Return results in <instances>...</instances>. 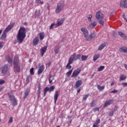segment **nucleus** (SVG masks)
Listing matches in <instances>:
<instances>
[{
	"label": "nucleus",
	"mask_w": 127,
	"mask_h": 127,
	"mask_svg": "<svg viewBox=\"0 0 127 127\" xmlns=\"http://www.w3.org/2000/svg\"><path fill=\"white\" fill-rule=\"evenodd\" d=\"M54 89H55V86L52 85L50 88L48 87H47L44 89V97L46 96V93L47 92H49L50 93H51V92H53L54 91Z\"/></svg>",
	"instance_id": "obj_5"
},
{
	"label": "nucleus",
	"mask_w": 127,
	"mask_h": 127,
	"mask_svg": "<svg viewBox=\"0 0 127 127\" xmlns=\"http://www.w3.org/2000/svg\"><path fill=\"white\" fill-rule=\"evenodd\" d=\"M59 96H60V91L56 90L54 97L55 104H56V102H57V100H58V97H59Z\"/></svg>",
	"instance_id": "obj_10"
},
{
	"label": "nucleus",
	"mask_w": 127,
	"mask_h": 127,
	"mask_svg": "<svg viewBox=\"0 0 127 127\" xmlns=\"http://www.w3.org/2000/svg\"><path fill=\"white\" fill-rule=\"evenodd\" d=\"M46 50H47V46H45L41 49L40 53L42 57H43V56L44 55V53L46 52Z\"/></svg>",
	"instance_id": "obj_16"
},
{
	"label": "nucleus",
	"mask_w": 127,
	"mask_h": 127,
	"mask_svg": "<svg viewBox=\"0 0 127 127\" xmlns=\"http://www.w3.org/2000/svg\"><path fill=\"white\" fill-rule=\"evenodd\" d=\"M118 92H119V91L117 90L116 89H114L111 91V93H118Z\"/></svg>",
	"instance_id": "obj_57"
},
{
	"label": "nucleus",
	"mask_w": 127,
	"mask_h": 127,
	"mask_svg": "<svg viewBox=\"0 0 127 127\" xmlns=\"http://www.w3.org/2000/svg\"><path fill=\"white\" fill-rule=\"evenodd\" d=\"M12 103L13 106H16V105H17V103H16V99L12 101Z\"/></svg>",
	"instance_id": "obj_44"
},
{
	"label": "nucleus",
	"mask_w": 127,
	"mask_h": 127,
	"mask_svg": "<svg viewBox=\"0 0 127 127\" xmlns=\"http://www.w3.org/2000/svg\"><path fill=\"white\" fill-rule=\"evenodd\" d=\"M55 25H56V24H55V23H52L51 26H50V29H52V28H53L54 26H55Z\"/></svg>",
	"instance_id": "obj_46"
},
{
	"label": "nucleus",
	"mask_w": 127,
	"mask_h": 127,
	"mask_svg": "<svg viewBox=\"0 0 127 127\" xmlns=\"http://www.w3.org/2000/svg\"><path fill=\"white\" fill-rule=\"evenodd\" d=\"M41 85L40 84V83H38V90H41Z\"/></svg>",
	"instance_id": "obj_54"
},
{
	"label": "nucleus",
	"mask_w": 127,
	"mask_h": 127,
	"mask_svg": "<svg viewBox=\"0 0 127 127\" xmlns=\"http://www.w3.org/2000/svg\"><path fill=\"white\" fill-rule=\"evenodd\" d=\"M87 58H88V56H81V60L82 61H85V60H87Z\"/></svg>",
	"instance_id": "obj_38"
},
{
	"label": "nucleus",
	"mask_w": 127,
	"mask_h": 127,
	"mask_svg": "<svg viewBox=\"0 0 127 127\" xmlns=\"http://www.w3.org/2000/svg\"><path fill=\"white\" fill-rule=\"evenodd\" d=\"M80 31L82 32L83 34L84 35V37L87 38L89 35V31H88V29L84 27H82L80 29Z\"/></svg>",
	"instance_id": "obj_8"
},
{
	"label": "nucleus",
	"mask_w": 127,
	"mask_h": 127,
	"mask_svg": "<svg viewBox=\"0 0 127 127\" xmlns=\"http://www.w3.org/2000/svg\"><path fill=\"white\" fill-rule=\"evenodd\" d=\"M106 45H107V43H103L100 46H99V47L98 48L99 51H100V50L104 49V48H105V47H106Z\"/></svg>",
	"instance_id": "obj_25"
},
{
	"label": "nucleus",
	"mask_w": 127,
	"mask_h": 127,
	"mask_svg": "<svg viewBox=\"0 0 127 127\" xmlns=\"http://www.w3.org/2000/svg\"><path fill=\"white\" fill-rule=\"evenodd\" d=\"M82 81L81 80H78L76 81L74 88V89H78L77 90V93H79L81 91V87L80 86L82 85Z\"/></svg>",
	"instance_id": "obj_3"
},
{
	"label": "nucleus",
	"mask_w": 127,
	"mask_h": 127,
	"mask_svg": "<svg viewBox=\"0 0 127 127\" xmlns=\"http://www.w3.org/2000/svg\"><path fill=\"white\" fill-rule=\"evenodd\" d=\"M33 70H34L33 67H32L30 70V73L31 75H34V71H33Z\"/></svg>",
	"instance_id": "obj_43"
},
{
	"label": "nucleus",
	"mask_w": 127,
	"mask_h": 127,
	"mask_svg": "<svg viewBox=\"0 0 127 127\" xmlns=\"http://www.w3.org/2000/svg\"><path fill=\"white\" fill-rule=\"evenodd\" d=\"M118 34H119V35H120L121 36V37L123 38V39H124L125 40H127V35H126V34H125V33H124L122 32H118Z\"/></svg>",
	"instance_id": "obj_20"
},
{
	"label": "nucleus",
	"mask_w": 127,
	"mask_h": 127,
	"mask_svg": "<svg viewBox=\"0 0 127 127\" xmlns=\"http://www.w3.org/2000/svg\"><path fill=\"white\" fill-rule=\"evenodd\" d=\"M8 97L10 99V101H11V102L15 100V97H14V96L12 95L9 93L8 94Z\"/></svg>",
	"instance_id": "obj_30"
},
{
	"label": "nucleus",
	"mask_w": 127,
	"mask_h": 127,
	"mask_svg": "<svg viewBox=\"0 0 127 127\" xmlns=\"http://www.w3.org/2000/svg\"><path fill=\"white\" fill-rule=\"evenodd\" d=\"M120 5L121 7L127 8V0H121L120 1Z\"/></svg>",
	"instance_id": "obj_12"
},
{
	"label": "nucleus",
	"mask_w": 127,
	"mask_h": 127,
	"mask_svg": "<svg viewBox=\"0 0 127 127\" xmlns=\"http://www.w3.org/2000/svg\"><path fill=\"white\" fill-rule=\"evenodd\" d=\"M72 60V62L76 61V60H78V59H81V55L78 54L76 55V53H74L72 55H71L70 57Z\"/></svg>",
	"instance_id": "obj_7"
},
{
	"label": "nucleus",
	"mask_w": 127,
	"mask_h": 127,
	"mask_svg": "<svg viewBox=\"0 0 127 127\" xmlns=\"http://www.w3.org/2000/svg\"><path fill=\"white\" fill-rule=\"evenodd\" d=\"M3 47V43L2 42H0V49H1Z\"/></svg>",
	"instance_id": "obj_52"
},
{
	"label": "nucleus",
	"mask_w": 127,
	"mask_h": 127,
	"mask_svg": "<svg viewBox=\"0 0 127 127\" xmlns=\"http://www.w3.org/2000/svg\"><path fill=\"white\" fill-rule=\"evenodd\" d=\"M5 83V81L3 79H0V85H2V84H4Z\"/></svg>",
	"instance_id": "obj_49"
},
{
	"label": "nucleus",
	"mask_w": 127,
	"mask_h": 127,
	"mask_svg": "<svg viewBox=\"0 0 127 127\" xmlns=\"http://www.w3.org/2000/svg\"><path fill=\"white\" fill-rule=\"evenodd\" d=\"M44 68H45L44 65L41 66L38 71V74H41V73L43 72L44 70Z\"/></svg>",
	"instance_id": "obj_28"
},
{
	"label": "nucleus",
	"mask_w": 127,
	"mask_h": 127,
	"mask_svg": "<svg viewBox=\"0 0 127 127\" xmlns=\"http://www.w3.org/2000/svg\"><path fill=\"white\" fill-rule=\"evenodd\" d=\"M126 79H127V76L125 75V74H122L119 79V81H123V80H126Z\"/></svg>",
	"instance_id": "obj_32"
},
{
	"label": "nucleus",
	"mask_w": 127,
	"mask_h": 127,
	"mask_svg": "<svg viewBox=\"0 0 127 127\" xmlns=\"http://www.w3.org/2000/svg\"><path fill=\"white\" fill-rule=\"evenodd\" d=\"M111 85V86H114V85H115V82H112Z\"/></svg>",
	"instance_id": "obj_64"
},
{
	"label": "nucleus",
	"mask_w": 127,
	"mask_h": 127,
	"mask_svg": "<svg viewBox=\"0 0 127 127\" xmlns=\"http://www.w3.org/2000/svg\"><path fill=\"white\" fill-rule=\"evenodd\" d=\"M36 3H39L40 2V0H36Z\"/></svg>",
	"instance_id": "obj_61"
},
{
	"label": "nucleus",
	"mask_w": 127,
	"mask_h": 127,
	"mask_svg": "<svg viewBox=\"0 0 127 127\" xmlns=\"http://www.w3.org/2000/svg\"><path fill=\"white\" fill-rule=\"evenodd\" d=\"M17 64H19V60L18 59V57L16 56L13 60V65Z\"/></svg>",
	"instance_id": "obj_19"
},
{
	"label": "nucleus",
	"mask_w": 127,
	"mask_h": 127,
	"mask_svg": "<svg viewBox=\"0 0 127 127\" xmlns=\"http://www.w3.org/2000/svg\"><path fill=\"white\" fill-rule=\"evenodd\" d=\"M96 106V102L95 101H93L91 103H90V107L91 108H94Z\"/></svg>",
	"instance_id": "obj_40"
},
{
	"label": "nucleus",
	"mask_w": 127,
	"mask_h": 127,
	"mask_svg": "<svg viewBox=\"0 0 127 127\" xmlns=\"http://www.w3.org/2000/svg\"><path fill=\"white\" fill-rule=\"evenodd\" d=\"M93 18V15L92 14H89L87 16V19L89 22H92V18Z\"/></svg>",
	"instance_id": "obj_35"
},
{
	"label": "nucleus",
	"mask_w": 127,
	"mask_h": 127,
	"mask_svg": "<svg viewBox=\"0 0 127 127\" xmlns=\"http://www.w3.org/2000/svg\"><path fill=\"white\" fill-rule=\"evenodd\" d=\"M98 22L101 24V25H104V20H103V19L98 20Z\"/></svg>",
	"instance_id": "obj_41"
},
{
	"label": "nucleus",
	"mask_w": 127,
	"mask_h": 127,
	"mask_svg": "<svg viewBox=\"0 0 127 127\" xmlns=\"http://www.w3.org/2000/svg\"><path fill=\"white\" fill-rule=\"evenodd\" d=\"M123 18H124L125 20H127V18H126V15H123Z\"/></svg>",
	"instance_id": "obj_62"
},
{
	"label": "nucleus",
	"mask_w": 127,
	"mask_h": 127,
	"mask_svg": "<svg viewBox=\"0 0 127 127\" xmlns=\"http://www.w3.org/2000/svg\"><path fill=\"white\" fill-rule=\"evenodd\" d=\"M14 68L15 71H17V72H20V66H19V64H14Z\"/></svg>",
	"instance_id": "obj_23"
},
{
	"label": "nucleus",
	"mask_w": 127,
	"mask_h": 127,
	"mask_svg": "<svg viewBox=\"0 0 127 127\" xmlns=\"http://www.w3.org/2000/svg\"><path fill=\"white\" fill-rule=\"evenodd\" d=\"M13 118H12V117H11L9 118V120L8 121V124H11V123H12V122L13 121Z\"/></svg>",
	"instance_id": "obj_45"
},
{
	"label": "nucleus",
	"mask_w": 127,
	"mask_h": 127,
	"mask_svg": "<svg viewBox=\"0 0 127 127\" xmlns=\"http://www.w3.org/2000/svg\"><path fill=\"white\" fill-rule=\"evenodd\" d=\"M65 7V4H64V2L60 1L58 3L57 6L56 7L55 12L56 13H60L62 11V10H64V8Z\"/></svg>",
	"instance_id": "obj_2"
},
{
	"label": "nucleus",
	"mask_w": 127,
	"mask_h": 127,
	"mask_svg": "<svg viewBox=\"0 0 127 127\" xmlns=\"http://www.w3.org/2000/svg\"><path fill=\"white\" fill-rule=\"evenodd\" d=\"M38 42H39V39H38V37H36L33 41V44L35 46H36V45L38 44Z\"/></svg>",
	"instance_id": "obj_24"
},
{
	"label": "nucleus",
	"mask_w": 127,
	"mask_h": 127,
	"mask_svg": "<svg viewBox=\"0 0 127 127\" xmlns=\"http://www.w3.org/2000/svg\"><path fill=\"white\" fill-rule=\"evenodd\" d=\"M65 19H63L59 21H58L57 23L56 24L55 27H58V26H60V25H62L63 24L64 21Z\"/></svg>",
	"instance_id": "obj_18"
},
{
	"label": "nucleus",
	"mask_w": 127,
	"mask_h": 127,
	"mask_svg": "<svg viewBox=\"0 0 127 127\" xmlns=\"http://www.w3.org/2000/svg\"><path fill=\"white\" fill-rule=\"evenodd\" d=\"M60 47L59 46H57L55 48V52L56 54H58L60 52Z\"/></svg>",
	"instance_id": "obj_27"
},
{
	"label": "nucleus",
	"mask_w": 127,
	"mask_h": 127,
	"mask_svg": "<svg viewBox=\"0 0 127 127\" xmlns=\"http://www.w3.org/2000/svg\"><path fill=\"white\" fill-rule=\"evenodd\" d=\"M72 72H73V69L70 70L69 71H68L66 73V76H67V77H70V75H71V74H72Z\"/></svg>",
	"instance_id": "obj_36"
},
{
	"label": "nucleus",
	"mask_w": 127,
	"mask_h": 127,
	"mask_svg": "<svg viewBox=\"0 0 127 127\" xmlns=\"http://www.w3.org/2000/svg\"><path fill=\"white\" fill-rule=\"evenodd\" d=\"M104 16L105 15H104V13L100 10L96 12L95 17L98 20L100 19H104Z\"/></svg>",
	"instance_id": "obj_4"
},
{
	"label": "nucleus",
	"mask_w": 127,
	"mask_h": 127,
	"mask_svg": "<svg viewBox=\"0 0 127 127\" xmlns=\"http://www.w3.org/2000/svg\"><path fill=\"white\" fill-rule=\"evenodd\" d=\"M86 38V41H90V40L92 39L91 36H89L88 37L87 36Z\"/></svg>",
	"instance_id": "obj_47"
},
{
	"label": "nucleus",
	"mask_w": 127,
	"mask_h": 127,
	"mask_svg": "<svg viewBox=\"0 0 127 127\" xmlns=\"http://www.w3.org/2000/svg\"><path fill=\"white\" fill-rule=\"evenodd\" d=\"M114 102H115V100H114V99H111V100L106 101L103 105V108H107L108 106L110 105H112V104H113Z\"/></svg>",
	"instance_id": "obj_13"
},
{
	"label": "nucleus",
	"mask_w": 127,
	"mask_h": 127,
	"mask_svg": "<svg viewBox=\"0 0 127 127\" xmlns=\"http://www.w3.org/2000/svg\"><path fill=\"white\" fill-rule=\"evenodd\" d=\"M90 37L91 38V39L92 38H94V37H95V36H96V33H93V34H91L90 35Z\"/></svg>",
	"instance_id": "obj_50"
},
{
	"label": "nucleus",
	"mask_w": 127,
	"mask_h": 127,
	"mask_svg": "<svg viewBox=\"0 0 127 127\" xmlns=\"http://www.w3.org/2000/svg\"><path fill=\"white\" fill-rule=\"evenodd\" d=\"M123 86H124V87H126V86H127V82H124L122 83Z\"/></svg>",
	"instance_id": "obj_59"
},
{
	"label": "nucleus",
	"mask_w": 127,
	"mask_h": 127,
	"mask_svg": "<svg viewBox=\"0 0 127 127\" xmlns=\"http://www.w3.org/2000/svg\"><path fill=\"white\" fill-rule=\"evenodd\" d=\"M120 52H123L124 53H127V48L126 47L123 46L120 48Z\"/></svg>",
	"instance_id": "obj_22"
},
{
	"label": "nucleus",
	"mask_w": 127,
	"mask_h": 127,
	"mask_svg": "<svg viewBox=\"0 0 127 127\" xmlns=\"http://www.w3.org/2000/svg\"><path fill=\"white\" fill-rule=\"evenodd\" d=\"M6 33H7V32L4 31L1 37H0V39H1V40H3V39H4L6 37Z\"/></svg>",
	"instance_id": "obj_29"
},
{
	"label": "nucleus",
	"mask_w": 127,
	"mask_h": 127,
	"mask_svg": "<svg viewBox=\"0 0 127 127\" xmlns=\"http://www.w3.org/2000/svg\"><path fill=\"white\" fill-rule=\"evenodd\" d=\"M50 77H49V82L50 83V84H51V83H52V81H53V79L54 78H53V77H52V75L50 74Z\"/></svg>",
	"instance_id": "obj_37"
},
{
	"label": "nucleus",
	"mask_w": 127,
	"mask_h": 127,
	"mask_svg": "<svg viewBox=\"0 0 127 127\" xmlns=\"http://www.w3.org/2000/svg\"><path fill=\"white\" fill-rule=\"evenodd\" d=\"M39 15H40V13L37 11H36L35 13V17H38V16H39Z\"/></svg>",
	"instance_id": "obj_42"
},
{
	"label": "nucleus",
	"mask_w": 127,
	"mask_h": 127,
	"mask_svg": "<svg viewBox=\"0 0 127 127\" xmlns=\"http://www.w3.org/2000/svg\"><path fill=\"white\" fill-rule=\"evenodd\" d=\"M97 25V22L93 21L89 25L90 28H94Z\"/></svg>",
	"instance_id": "obj_26"
},
{
	"label": "nucleus",
	"mask_w": 127,
	"mask_h": 127,
	"mask_svg": "<svg viewBox=\"0 0 127 127\" xmlns=\"http://www.w3.org/2000/svg\"><path fill=\"white\" fill-rule=\"evenodd\" d=\"M100 122L101 121L100 120V119H97L96 120V122L95 124H97V125H98V124H100Z\"/></svg>",
	"instance_id": "obj_55"
},
{
	"label": "nucleus",
	"mask_w": 127,
	"mask_h": 127,
	"mask_svg": "<svg viewBox=\"0 0 127 127\" xmlns=\"http://www.w3.org/2000/svg\"><path fill=\"white\" fill-rule=\"evenodd\" d=\"M97 89L99 91H103L105 89V86H101L100 85H98Z\"/></svg>",
	"instance_id": "obj_33"
},
{
	"label": "nucleus",
	"mask_w": 127,
	"mask_h": 127,
	"mask_svg": "<svg viewBox=\"0 0 127 127\" xmlns=\"http://www.w3.org/2000/svg\"><path fill=\"white\" fill-rule=\"evenodd\" d=\"M93 127H99L98 126V124L94 123L93 124Z\"/></svg>",
	"instance_id": "obj_60"
},
{
	"label": "nucleus",
	"mask_w": 127,
	"mask_h": 127,
	"mask_svg": "<svg viewBox=\"0 0 127 127\" xmlns=\"http://www.w3.org/2000/svg\"><path fill=\"white\" fill-rule=\"evenodd\" d=\"M44 38V33H40V40H42Z\"/></svg>",
	"instance_id": "obj_39"
},
{
	"label": "nucleus",
	"mask_w": 127,
	"mask_h": 127,
	"mask_svg": "<svg viewBox=\"0 0 127 127\" xmlns=\"http://www.w3.org/2000/svg\"><path fill=\"white\" fill-rule=\"evenodd\" d=\"M81 70L82 68H81V67H78L76 69H75L71 75V78H74V77L78 76V75L80 74Z\"/></svg>",
	"instance_id": "obj_6"
},
{
	"label": "nucleus",
	"mask_w": 127,
	"mask_h": 127,
	"mask_svg": "<svg viewBox=\"0 0 127 127\" xmlns=\"http://www.w3.org/2000/svg\"><path fill=\"white\" fill-rule=\"evenodd\" d=\"M118 111V107L116 106L115 107H114V112H116Z\"/></svg>",
	"instance_id": "obj_58"
},
{
	"label": "nucleus",
	"mask_w": 127,
	"mask_h": 127,
	"mask_svg": "<svg viewBox=\"0 0 127 127\" xmlns=\"http://www.w3.org/2000/svg\"><path fill=\"white\" fill-rule=\"evenodd\" d=\"M71 58H69V59L68 60V62L67 65H66V69H70L71 68H72V66H71V65H70V64H72V63H73V60L71 59Z\"/></svg>",
	"instance_id": "obj_15"
},
{
	"label": "nucleus",
	"mask_w": 127,
	"mask_h": 127,
	"mask_svg": "<svg viewBox=\"0 0 127 127\" xmlns=\"http://www.w3.org/2000/svg\"><path fill=\"white\" fill-rule=\"evenodd\" d=\"M109 116V117H113V116H114V111L110 112Z\"/></svg>",
	"instance_id": "obj_51"
},
{
	"label": "nucleus",
	"mask_w": 127,
	"mask_h": 127,
	"mask_svg": "<svg viewBox=\"0 0 127 127\" xmlns=\"http://www.w3.org/2000/svg\"><path fill=\"white\" fill-rule=\"evenodd\" d=\"M100 110V108L97 107V108H95L93 109V111H94V112H97V111H99Z\"/></svg>",
	"instance_id": "obj_53"
},
{
	"label": "nucleus",
	"mask_w": 127,
	"mask_h": 127,
	"mask_svg": "<svg viewBox=\"0 0 127 127\" xmlns=\"http://www.w3.org/2000/svg\"><path fill=\"white\" fill-rule=\"evenodd\" d=\"M104 69H105V66L101 65L98 68L97 71L98 72H101V71H103Z\"/></svg>",
	"instance_id": "obj_34"
},
{
	"label": "nucleus",
	"mask_w": 127,
	"mask_h": 127,
	"mask_svg": "<svg viewBox=\"0 0 127 127\" xmlns=\"http://www.w3.org/2000/svg\"><path fill=\"white\" fill-rule=\"evenodd\" d=\"M5 60L7 61L9 64L11 65L12 64V58H11L9 55L6 56Z\"/></svg>",
	"instance_id": "obj_17"
},
{
	"label": "nucleus",
	"mask_w": 127,
	"mask_h": 127,
	"mask_svg": "<svg viewBox=\"0 0 127 127\" xmlns=\"http://www.w3.org/2000/svg\"><path fill=\"white\" fill-rule=\"evenodd\" d=\"M26 29L24 27L20 28L17 35V39L19 43H22V41L24 40V38L26 36Z\"/></svg>",
	"instance_id": "obj_1"
},
{
	"label": "nucleus",
	"mask_w": 127,
	"mask_h": 127,
	"mask_svg": "<svg viewBox=\"0 0 127 127\" xmlns=\"http://www.w3.org/2000/svg\"><path fill=\"white\" fill-rule=\"evenodd\" d=\"M41 91V90H38L37 94H38V95L39 96V97L40 96Z\"/></svg>",
	"instance_id": "obj_56"
},
{
	"label": "nucleus",
	"mask_w": 127,
	"mask_h": 127,
	"mask_svg": "<svg viewBox=\"0 0 127 127\" xmlns=\"http://www.w3.org/2000/svg\"><path fill=\"white\" fill-rule=\"evenodd\" d=\"M1 73L3 75H5L8 72V66L5 64L1 67Z\"/></svg>",
	"instance_id": "obj_9"
},
{
	"label": "nucleus",
	"mask_w": 127,
	"mask_h": 127,
	"mask_svg": "<svg viewBox=\"0 0 127 127\" xmlns=\"http://www.w3.org/2000/svg\"><path fill=\"white\" fill-rule=\"evenodd\" d=\"M112 33H113V34L114 36H115V35H116V32H115V31H113L112 32Z\"/></svg>",
	"instance_id": "obj_63"
},
{
	"label": "nucleus",
	"mask_w": 127,
	"mask_h": 127,
	"mask_svg": "<svg viewBox=\"0 0 127 127\" xmlns=\"http://www.w3.org/2000/svg\"><path fill=\"white\" fill-rule=\"evenodd\" d=\"M29 93H30V91L29 90V89H27L25 90L23 95L24 99H26V98L27 97V96L29 95Z\"/></svg>",
	"instance_id": "obj_21"
},
{
	"label": "nucleus",
	"mask_w": 127,
	"mask_h": 127,
	"mask_svg": "<svg viewBox=\"0 0 127 127\" xmlns=\"http://www.w3.org/2000/svg\"><path fill=\"white\" fill-rule=\"evenodd\" d=\"M88 97H89V94L85 95L83 98V100H84V101H86V100H87L88 98Z\"/></svg>",
	"instance_id": "obj_48"
},
{
	"label": "nucleus",
	"mask_w": 127,
	"mask_h": 127,
	"mask_svg": "<svg viewBox=\"0 0 127 127\" xmlns=\"http://www.w3.org/2000/svg\"><path fill=\"white\" fill-rule=\"evenodd\" d=\"M14 25V22H11L9 24V25L6 27V28L5 29L4 31H5L6 32H8V31H9V30H10L11 28L13 27Z\"/></svg>",
	"instance_id": "obj_14"
},
{
	"label": "nucleus",
	"mask_w": 127,
	"mask_h": 127,
	"mask_svg": "<svg viewBox=\"0 0 127 127\" xmlns=\"http://www.w3.org/2000/svg\"><path fill=\"white\" fill-rule=\"evenodd\" d=\"M99 58H100L99 54L95 55L93 57V61H96V60H98Z\"/></svg>",
	"instance_id": "obj_31"
},
{
	"label": "nucleus",
	"mask_w": 127,
	"mask_h": 127,
	"mask_svg": "<svg viewBox=\"0 0 127 127\" xmlns=\"http://www.w3.org/2000/svg\"><path fill=\"white\" fill-rule=\"evenodd\" d=\"M59 96H60V91L56 90L54 97L55 104H56V102H57V100H58V97H59Z\"/></svg>",
	"instance_id": "obj_11"
}]
</instances>
